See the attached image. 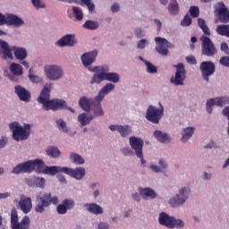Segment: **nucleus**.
Returning <instances> with one entry per match:
<instances>
[{"label":"nucleus","mask_w":229,"mask_h":229,"mask_svg":"<svg viewBox=\"0 0 229 229\" xmlns=\"http://www.w3.org/2000/svg\"><path fill=\"white\" fill-rule=\"evenodd\" d=\"M51 98V83L46 84L43 87V89L40 92L39 97L38 98V103L43 105V109L46 112H49V110H62L64 108H67V102L64 99H50Z\"/></svg>","instance_id":"nucleus-1"},{"label":"nucleus","mask_w":229,"mask_h":229,"mask_svg":"<svg viewBox=\"0 0 229 229\" xmlns=\"http://www.w3.org/2000/svg\"><path fill=\"white\" fill-rule=\"evenodd\" d=\"M91 72H97L93 74L90 80V85H99L102 81H110L111 83H119L121 76L117 72H109L110 67L108 65H100L89 68Z\"/></svg>","instance_id":"nucleus-2"},{"label":"nucleus","mask_w":229,"mask_h":229,"mask_svg":"<svg viewBox=\"0 0 229 229\" xmlns=\"http://www.w3.org/2000/svg\"><path fill=\"white\" fill-rule=\"evenodd\" d=\"M36 199L38 204L35 206L34 210L35 212H38V214H44L47 207H51V205H56L58 203V197H52L51 193L47 192H39V195L36 197Z\"/></svg>","instance_id":"nucleus-3"},{"label":"nucleus","mask_w":229,"mask_h":229,"mask_svg":"<svg viewBox=\"0 0 229 229\" xmlns=\"http://www.w3.org/2000/svg\"><path fill=\"white\" fill-rule=\"evenodd\" d=\"M9 128L13 132V139L14 140H26L30 137V129L31 128L30 124L22 127L19 124V122H13L9 124Z\"/></svg>","instance_id":"nucleus-4"},{"label":"nucleus","mask_w":229,"mask_h":229,"mask_svg":"<svg viewBox=\"0 0 229 229\" xmlns=\"http://www.w3.org/2000/svg\"><path fill=\"white\" fill-rule=\"evenodd\" d=\"M158 223L162 225V226H166V228H183L184 226L183 221L176 219L167 215L165 212L159 214Z\"/></svg>","instance_id":"nucleus-5"},{"label":"nucleus","mask_w":229,"mask_h":229,"mask_svg":"<svg viewBox=\"0 0 229 229\" xmlns=\"http://www.w3.org/2000/svg\"><path fill=\"white\" fill-rule=\"evenodd\" d=\"M30 223L31 220L28 216H23L21 221L19 222V214L17 213V209L13 208L11 210V226L13 229H30Z\"/></svg>","instance_id":"nucleus-6"},{"label":"nucleus","mask_w":229,"mask_h":229,"mask_svg":"<svg viewBox=\"0 0 229 229\" xmlns=\"http://www.w3.org/2000/svg\"><path fill=\"white\" fill-rule=\"evenodd\" d=\"M38 160L33 159L29 160L21 164H18L12 171L13 174H21V173H33L36 171L38 173Z\"/></svg>","instance_id":"nucleus-7"},{"label":"nucleus","mask_w":229,"mask_h":229,"mask_svg":"<svg viewBox=\"0 0 229 229\" xmlns=\"http://www.w3.org/2000/svg\"><path fill=\"white\" fill-rule=\"evenodd\" d=\"M160 108L157 106H149L147 109L146 119L152 123V124H158L160 119L164 117V106L159 103Z\"/></svg>","instance_id":"nucleus-8"},{"label":"nucleus","mask_w":229,"mask_h":229,"mask_svg":"<svg viewBox=\"0 0 229 229\" xmlns=\"http://www.w3.org/2000/svg\"><path fill=\"white\" fill-rule=\"evenodd\" d=\"M199 40L202 42L201 49L204 56H214V55H217V48H216V45L210 38L202 35Z\"/></svg>","instance_id":"nucleus-9"},{"label":"nucleus","mask_w":229,"mask_h":229,"mask_svg":"<svg viewBox=\"0 0 229 229\" xmlns=\"http://www.w3.org/2000/svg\"><path fill=\"white\" fill-rule=\"evenodd\" d=\"M215 17L217 19L219 22L222 24H228L229 22V10L225 5V3L219 2L214 5Z\"/></svg>","instance_id":"nucleus-10"},{"label":"nucleus","mask_w":229,"mask_h":229,"mask_svg":"<svg viewBox=\"0 0 229 229\" xmlns=\"http://www.w3.org/2000/svg\"><path fill=\"white\" fill-rule=\"evenodd\" d=\"M38 173L42 174H50L55 176L57 173H64V167L62 166H47L42 159H38Z\"/></svg>","instance_id":"nucleus-11"},{"label":"nucleus","mask_w":229,"mask_h":229,"mask_svg":"<svg viewBox=\"0 0 229 229\" xmlns=\"http://www.w3.org/2000/svg\"><path fill=\"white\" fill-rule=\"evenodd\" d=\"M189 194H191V189L184 187L179 191V194L169 200V204L172 207H180V205H183L187 201Z\"/></svg>","instance_id":"nucleus-12"},{"label":"nucleus","mask_w":229,"mask_h":229,"mask_svg":"<svg viewBox=\"0 0 229 229\" xmlns=\"http://www.w3.org/2000/svg\"><path fill=\"white\" fill-rule=\"evenodd\" d=\"M175 71V76L172 77L170 79L171 83H174V85H183V81H185V78H187V72L185 71V66L183 64H178L174 66Z\"/></svg>","instance_id":"nucleus-13"},{"label":"nucleus","mask_w":229,"mask_h":229,"mask_svg":"<svg viewBox=\"0 0 229 229\" xmlns=\"http://www.w3.org/2000/svg\"><path fill=\"white\" fill-rule=\"evenodd\" d=\"M45 73L47 78L52 81H56L64 76V71L60 66L56 65L45 66Z\"/></svg>","instance_id":"nucleus-14"},{"label":"nucleus","mask_w":229,"mask_h":229,"mask_svg":"<svg viewBox=\"0 0 229 229\" xmlns=\"http://www.w3.org/2000/svg\"><path fill=\"white\" fill-rule=\"evenodd\" d=\"M199 69L205 81H209L210 76L216 72V64L212 61H204L200 64Z\"/></svg>","instance_id":"nucleus-15"},{"label":"nucleus","mask_w":229,"mask_h":229,"mask_svg":"<svg viewBox=\"0 0 229 229\" xmlns=\"http://www.w3.org/2000/svg\"><path fill=\"white\" fill-rule=\"evenodd\" d=\"M13 47H10L8 42L0 39V58L2 60H13V55L12 52L13 51Z\"/></svg>","instance_id":"nucleus-16"},{"label":"nucleus","mask_w":229,"mask_h":229,"mask_svg":"<svg viewBox=\"0 0 229 229\" xmlns=\"http://www.w3.org/2000/svg\"><path fill=\"white\" fill-rule=\"evenodd\" d=\"M229 98L228 97H220L216 98H210L207 101V112L208 114L212 113V106H223L224 105H228Z\"/></svg>","instance_id":"nucleus-17"},{"label":"nucleus","mask_w":229,"mask_h":229,"mask_svg":"<svg viewBox=\"0 0 229 229\" xmlns=\"http://www.w3.org/2000/svg\"><path fill=\"white\" fill-rule=\"evenodd\" d=\"M18 206L23 214H30L31 208H33L31 198L22 195L18 202Z\"/></svg>","instance_id":"nucleus-18"},{"label":"nucleus","mask_w":229,"mask_h":229,"mask_svg":"<svg viewBox=\"0 0 229 229\" xmlns=\"http://www.w3.org/2000/svg\"><path fill=\"white\" fill-rule=\"evenodd\" d=\"M64 174H68V176H72V178H75V180H81L85 176V168H69L64 167L63 169Z\"/></svg>","instance_id":"nucleus-19"},{"label":"nucleus","mask_w":229,"mask_h":229,"mask_svg":"<svg viewBox=\"0 0 229 229\" xmlns=\"http://www.w3.org/2000/svg\"><path fill=\"white\" fill-rule=\"evenodd\" d=\"M155 42L157 43L156 47L157 53H158L159 55H162L163 56H167V55H169V50L165 47V44H167V39L164 38L157 37L155 38Z\"/></svg>","instance_id":"nucleus-20"},{"label":"nucleus","mask_w":229,"mask_h":229,"mask_svg":"<svg viewBox=\"0 0 229 229\" xmlns=\"http://www.w3.org/2000/svg\"><path fill=\"white\" fill-rule=\"evenodd\" d=\"M115 89V85L114 83H107L98 92V96L95 98V101L101 103L103 99H105V96L106 94H110L113 90Z\"/></svg>","instance_id":"nucleus-21"},{"label":"nucleus","mask_w":229,"mask_h":229,"mask_svg":"<svg viewBox=\"0 0 229 229\" xmlns=\"http://www.w3.org/2000/svg\"><path fill=\"white\" fill-rule=\"evenodd\" d=\"M56 44L59 47H65L66 46L72 47L76 44V38L74 35L67 34L57 40Z\"/></svg>","instance_id":"nucleus-22"},{"label":"nucleus","mask_w":229,"mask_h":229,"mask_svg":"<svg viewBox=\"0 0 229 229\" xmlns=\"http://www.w3.org/2000/svg\"><path fill=\"white\" fill-rule=\"evenodd\" d=\"M5 24L7 26H15V28H19L24 26V21L15 14H6Z\"/></svg>","instance_id":"nucleus-23"},{"label":"nucleus","mask_w":229,"mask_h":229,"mask_svg":"<svg viewBox=\"0 0 229 229\" xmlns=\"http://www.w3.org/2000/svg\"><path fill=\"white\" fill-rule=\"evenodd\" d=\"M10 71L13 76L10 77V80L13 81H19L15 76H22L24 74V70L22 69V65L17 63H12L10 65Z\"/></svg>","instance_id":"nucleus-24"},{"label":"nucleus","mask_w":229,"mask_h":229,"mask_svg":"<svg viewBox=\"0 0 229 229\" xmlns=\"http://www.w3.org/2000/svg\"><path fill=\"white\" fill-rule=\"evenodd\" d=\"M96 58H98L97 50L85 53L81 56V62L85 67H88V65H91V64H94V62H96Z\"/></svg>","instance_id":"nucleus-25"},{"label":"nucleus","mask_w":229,"mask_h":229,"mask_svg":"<svg viewBox=\"0 0 229 229\" xmlns=\"http://www.w3.org/2000/svg\"><path fill=\"white\" fill-rule=\"evenodd\" d=\"M95 103H96V101L93 98H88L87 97H81L79 100V106H81V108L82 110H84V112H90V110L92 109V106H94Z\"/></svg>","instance_id":"nucleus-26"},{"label":"nucleus","mask_w":229,"mask_h":229,"mask_svg":"<svg viewBox=\"0 0 229 229\" xmlns=\"http://www.w3.org/2000/svg\"><path fill=\"white\" fill-rule=\"evenodd\" d=\"M14 90L21 101H30L31 98V93H30V91H28L22 86H15Z\"/></svg>","instance_id":"nucleus-27"},{"label":"nucleus","mask_w":229,"mask_h":229,"mask_svg":"<svg viewBox=\"0 0 229 229\" xmlns=\"http://www.w3.org/2000/svg\"><path fill=\"white\" fill-rule=\"evenodd\" d=\"M84 208L87 209L90 214H94L95 216H99L103 214V208L98 205L97 203H86L83 205Z\"/></svg>","instance_id":"nucleus-28"},{"label":"nucleus","mask_w":229,"mask_h":229,"mask_svg":"<svg viewBox=\"0 0 229 229\" xmlns=\"http://www.w3.org/2000/svg\"><path fill=\"white\" fill-rule=\"evenodd\" d=\"M139 192L143 197V199H155L157 198V193L151 188H140Z\"/></svg>","instance_id":"nucleus-29"},{"label":"nucleus","mask_w":229,"mask_h":229,"mask_svg":"<svg viewBox=\"0 0 229 229\" xmlns=\"http://www.w3.org/2000/svg\"><path fill=\"white\" fill-rule=\"evenodd\" d=\"M13 49L16 60H26V58L28 57V51L26 50V48L13 47Z\"/></svg>","instance_id":"nucleus-30"},{"label":"nucleus","mask_w":229,"mask_h":229,"mask_svg":"<svg viewBox=\"0 0 229 229\" xmlns=\"http://www.w3.org/2000/svg\"><path fill=\"white\" fill-rule=\"evenodd\" d=\"M154 137L157 140L162 143L171 142V136L162 131H155Z\"/></svg>","instance_id":"nucleus-31"},{"label":"nucleus","mask_w":229,"mask_h":229,"mask_svg":"<svg viewBox=\"0 0 229 229\" xmlns=\"http://www.w3.org/2000/svg\"><path fill=\"white\" fill-rule=\"evenodd\" d=\"M195 130L196 129L194 127H187L183 129L182 131V138H181L182 142H187V140H189V139H191V137L194 135Z\"/></svg>","instance_id":"nucleus-32"},{"label":"nucleus","mask_w":229,"mask_h":229,"mask_svg":"<svg viewBox=\"0 0 229 229\" xmlns=\"http://www.w3.org/2000/svg\"><path fill=\"white\" fill-rule=\"evenodd\" d=\"M91 110L94 114V117H103V115H105V112L103 111V107L101 106V102H95L93 104V106L91 107Z\"/></svg>","instance_id":"nucleus-33"},{"label":"nucleus","mask_w":229,"mask_h":229,"mask_svg":"<svg viewBox=\"0 0 229 229\" xmlns=\"http://www.w3.org/2000/svg\"><path fill=\"white\" fill-rule=\"evenodd\" d=\"M93 119L94 116L92 114L87 115L86 113H82L78 116V121L81 126H87L88 124H90V121Z\"/></svg>","instance_id":"nucleus-34"},{"label":"nucleus","mask_w":229,"mask_h":229,"mask_svg":"<svg viewBox=\"0 0 229 229\" xmlns=\"http://www.w3.org/2000/svg\"><path fill=\"white\" fill-rule=\"evenodd\" d=\"M131 149H134L136 156L138 158H140L141 164H146V160H144V154H142V144H131Z\"/></svg>","instance_id":"nucleus-35"},{"label":"nucleus","mask_w":229,"mask_h":229,"mask_svg":"<svg viewBox=\"0 0 229 229\" xmlns=\"http://www.w3.org/2000/svg\"><path fill=\"white\" fill-rule=\"evenodd\" d=\"M168 12L171 15H178L180 13V5L176 0H171L168 4Z\"/></svg>","instance_id":"nucleus-36"},{"label":"nucleus","mask_w":229,"mask_h":229,"mask_svg":"<svg viewBox=\"0 0 229 229\" xmlns=\"http://www.w3.org/2000/svg\"><path fill=\"white\" fill-rule=\"evenodd\" d=\"M216 31L217 35H221V37H227V38H229V24L218 25Z\"/></svg>","instance_id":"nucleus-37"},{"label":"nucleus","mask_w":229,"mask_h":229,"mask_svg":"<svg viewBox=\"0 0 229 229\" xmlns=\"http://www.w3.org/2000/svg\"><path fill=\"white\" fill-rule=\"evenodd\" d=\"M198 24L200 30H202L204 35H206V37H210V29L208 28V26H207V21H205V20L201 18H199Z\"/></svg>","instance_id":"nucleus-38"},{"label":"nucleus","mask_w":229,"mask_h":229,"mask_svg":"<svg viewBox=\"0 0 229 229\" xmlns=\"http://www.w3.org/2000/svg\"><path fill=\"white\" fill-rule=\"evenodd\" d=\"M158 164H159V167L156 165H150V169H152L154 173H162L164 169L167 168V163H165L164 159H160Z\"/></svg>","instance_id":"nucleus-39"},{"label":"nucleus","mask_w":229,"mask_h":229,"mask_svg":"<svg viewBox=\"0 0 229 229\" xmlns=\"http://www.w3.org/2000/svg\"><path fill=\"white\" fill-rule=\"evenodd\" d=\"M70 158L73 164H76V165H81L82 164H85V159H83L82 157L77 153H72L70 155Z\"/></svg>","instance_id":"nucleus-40"},{"label":"nucleus","mask_w":229,"mask_h":229,"mask_svg":"<svg viewBox=\"0 0 229 229\" xmlns=\"http://www.w3.org/2000/svg\"><path fill=\"white\" fill-rule=\"evenodd\" d=\"M56 126L60 131L64 133H69V128H67V123L63 119H58L55 121Z\"/></svg>","instance_id":"nucleus-41"},{"label":"nucleus","mask_w":229,"mask_h":229,"mask_svg":"<svg viewBox=\"0 0 229 229\" xmlns=\"http://www.w3.org/2000/svg\"><path fill=\"white\" fill-rule=\"evenodd\" d=\"M83 28L85 30H98V28H99V22L98 21H92L90 20H88L84 22V24L82 25Z\"/></svg>","instance_id":"nucleus-42"},{"label":"nucleus","mask_w":229,"mask_h":229,"mask_svg":"<svg viewBox=\"0 0 229 229\" xmlns=\"http://www.w3.org/2000/svg\"><path fill=\"white\" fill-rule=\"evenodd\" d=\"M118 133L123 137H128V135L131 133V127L129 125H120V127H118Z\"/></svg>","instance_id":"nucleus-43"},{"label":"nucleus","mask_w":229,"mask_h":229,"mask_svg":"<svg viewBox=\"0 0 229 229\" xmlns=\"http://www.w3.org/2000/svg\"><path fill=\"white\" fill-rule=\"evenodd\" d=\"M47 153L48 157H52L53 158H57V157H60V149H58L56 147L47 148Z\"/></svg>","instance_id":"nucleus-44"},{"label":"nucleus","mask_w":229,"mask_h":229,"mask_svg":"<svg viewBox=\"0 0 229 229\" xmlns=\"http://www.w3.org/2000/svg\"><path fill=\"white\" fill-rule=\"evenodd\" d=\"M72 13L76 21H83V12H81V9L80 7L73 6Z\"/></svg>","instance_id":"nucleus-45"},{"label":"nucleus","mask_w":229,"mask_h":229,"mask_svg":"<svg viewBox=\"0 0 229 229\" xmlns=\"http://www.w3.org/2000/svg\"><path fill=\"white\" fill-rule=\"evenodd\" d=\"M29 80L32 83H41V81H42V78H40L38 75L33 74V68H30L29 70Z\"/></svg>","instance_id":"nucleus-46"},{"label":"nucleus","mask_w":229,"mask_h":229,"mask_svg":"<svg viewBox=\"0 0 229 229\" xmlns=\"http://www.w3.org/2000/svg\"><path fill=\"white\" fill-rule=\"evenodd\" d=\"M145 64L147 65V72L150 74H156V72H158V69L157 66H155L150 62H146Z\"/></svg>","instance_id":"nucleus-47"},{"label":"nucleus","mask_w":229,"mask_h":229,"mask_svg":"<svg viewBox=\"0 0 229 229\" xmlns=\"http://www.w3.org/2000/svg\"><path fill=\"white\" fill-rule=\"evenodd\" d=\"M32 5L36 10H40V8H46V3L42 0H31Z\"/></svg>","instance_id":"nucleus-48"},{"label":"nucleus","mask_w":229,"mask_h":229,"mask_svg":"<svg viewBox=\"0 0 229 229\" xmlns=\"http://www.w3.org/2000/svg\"><path fill=\"white\" fill-rule=\"evenodd\" d=\"M63 205H64L67 210H72V208H74L75 204H74V200L65 199L64 200H63Z\"/></svg>","instance_id":"nucleus-49"},{"label":"nucleus","mask_w":229,"mask_h":229,"mask_svg":"<svg viewBox=\"0 0 229 229\" xmlns=\"http://www.w3.org/2000/svg\"><path fill=\"white\" fill-rule=\"evenodd\" d=\"M190 13H191V17H193V18L199 17V7L191 6L190 7Z\"/></svg>","instance_id":"nucleus-50"},{"label":"nucleus","mask_w":229,"mask_h":229,"mask_svg":"<svg viewBox=\"0 0 229 229\" xmlns=\"http://www.w3.org/2000/svg\"><path fill=\"white\" fill-rule=\"evenodd\" d=\"M129 144H144V140L140 138L131 136L129 139Z\"/></svg>","instance_id":"nucleus-51"},{"label":"nucleus","mask_w":229,"mask_h":229,"mask_svg":"<svg viewBox=\"0 0 229 229\" xmlns=\"http://www.w3.org/2000/svg\"><path fill=\"white\" fill-rule=\"evenodd\" d=\"M35 183H36V186H38L39 189H44V187L46 185V179H44L42 177H38L35 180Z\"/></svg>","instance_id":"nucleus-52"},{"label":"nucleus","mask_w":229,"mask_h":229,"mask_svg":"<svg viewBox=\"0 0 229 229\" xmlns=\"http://www.w3.org/2000/svg\"><path fill=\"white\" fill-rule=\"evenodd\" d=\"M181 24L182 26H191V24H192V19H191L189 14H186L183 20L181 21Z\"/></svg>","instance_id":"nucleus-53"},{"label":"nucleus","mask_w":229,"mask_h":229,"mask_svg":"<svg viewBox=\"0 0 229 229\" xmlns=\"http://www.w3.org/2000/svg\"><path fill=\"white\" fill-rule=\"evenodd\" d=\"M56 210H57L58 214L64 215V214H67L68 209H67V208H65V205H64V203H63V204H59L57 206Z\"/></svg>","instance_id":"nucleus-54"},{"label":"nucleus","mask_w":229,"mask_h":229,"mask_svg":"<svg viewBox=\"0 0 229 229\" xmlns=\"http://www.w3.org/2000/svg\"><path fill=\"white\" fill-rule=\"evenodd\" d=\"M120 10H121V5L118 3H114L111 6V12L113 13H117V12H119Z\"/></svg>","instance_id":"nucleus-55"},{"label":"nucleus","mask_w":229,"mask_h":229,"mask_svg":"<svg viewBox=\"0 0 229 229\" xmlns=\"http://www.w3.org/2000/svg\"><path fill=\"white\" fill-rule=\"evenodd\" d=\"M221 65H225V67H229V57L224 56L220 58Z\"/></svg>","instance_id":"nucleus-56"},{"label":"nucleus","mask_w":229,"mask_h":229,"mask_svg":"<svg viewBox=\"0 0 229 229\" xmlns=\"http://www.w3.org/2000/svg\"><path fill=\"white\" fill-rule=\"evenodd\" d=\"M122 153L124 155V157H131V155H133V150L124 148L122 149Z\"/></svg>","instance_id":"nucleus-57"},{"label":"nucleus","mask_w":229,"mask_h":229,"mask_svg":"<svg viewBox=\"0 0 229 229\" xmlns=\"http://www.w3.org/2000/svg\"><path fill=\"white\" fill-rule=\"evenodd\" d=\"M186 62H188V64H191V65H196V64H198V62L196 61V57L192 55L187 56Z\"/></svg>","instance_id":"nucleus-58"},{"label":"nucleus","mask_w":229,"mask_h":229,"mask_svg":"<svg viewBox=\"0 0 229 229\" xmlns=\"http://www.w3.org/2000/svg\"><path fill=\"white\" fill-rule=\"evenodd\" d=\"M148 44L147 39H141L138 43V49H144L146 47V45Z\"/></svg>","instance_id":"nucleus-59"},{"label":"nucleus","mask_w":229,"mask_h":229,"mask_svg":"<svg viewBox=\"0 0 229 229\" xmlns=\"http://www.w3.org/2000/svg\"><path fill=\"white\" fill-rule=\"evenodd\" d=\"M134 34L138 38H142V37H144L142 29H136Z\"/></svg>","instance_id":"nucleus-60"},{"label":"nucleus","mask_w":229,"mask_h":229,"mask_svg":"<svg viewBox=\"0 0 229 229\" xmlns=\"http://www.w3.org/2000/svg\"><path fill=\"white\" fill-rule=\"evenodd\" d=\"M4 24H6V15L0 13V26H4Z\"/></svg>","instance_id":"nucleus-61"},{"label":"nucleus","mask_w":229,"mask_h":229,"mask_svg":"<svg viewBox=\"0 0 229 229\" xmlns=\"http://www.w3.org/2000/svg\"><path fill=\"white\" fill-rule=\"evenodd\" d=\"M221 51H224V53H228L229 49H228V44H226L225 42L221 43Z\"/></svg>","instance_id":"nucleus-62"},{"label":"nucleus","mask_w":229,"mask_h":229,"mask_svg":"<svg viewBox=\"0 0 229 229\" xmlns=\"http://www.w3.org/2000/svg\"><path fill=\"white\" fill-rule=\"evenodd\" d=\"M140 193H133L131 198L134 199V201H140Z\"/></svg>","instance_id":"nucleus-63"},{"label":"nucleus","mask_w":229,"mask_h":229,"mask_svg":"<svg viewBox=\"0 0 229 229\" xmlns=\"http://www.w3.org/2000/svg\"><path fill=\"white\" fill-rule=\"evenodd\" d=\"M98 229H108V224H106V223H100L98 225Z\"/></svg>","instance_id":"nucleus-64"}]
</instances>
